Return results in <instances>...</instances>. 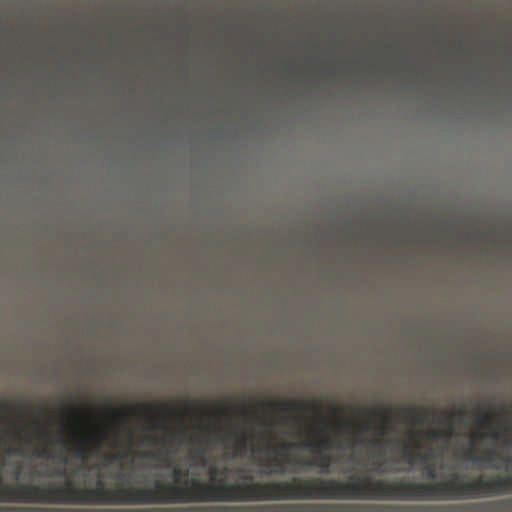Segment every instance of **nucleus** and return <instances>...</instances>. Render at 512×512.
I'll return each mask as SVG.
<instances>
[{
  "instance_id": "f257e3e1",
  "label": "nucleus",
  "mask_w": 512,
  "mask_h": 512,
  "mask_svg": "<svg viewBox=\"0 0 512 512\" xmlns=\"http://www.w3.org/2000/svg\"><path fill=\"white\" fill-rule=\"evenodd\" d=\"M512 494V475L479 476L464 481L458 474L449 480L412 482L375 480L351 475L346 480L294 477L280 481L282 500H379V501H443L496 497Z\"/></svg>"
},
{
  "instance_id": "f03ea898",
  "label": "nucleus",
  "mask_w": 512,
  "mask_h": 512,
  "mask_svg": "<svg viewBox=\"0 0 512 512\" xmlns=\"http://www.w3.org/2000/svg\"><path fill=\"white\" fill-rule=\"evenodd\" d=\"M280 408L285 412H299V411H310L317 414L320 418V426L313 431V436L317 438V441L307 440L303 443L305 448L312 451L323 452L319 458L313 461L303 463L300 458H290L284 456L290 451L295 450L298 446L294 442H268L266 449L268 451L276 453V456L270 462L260 461V465L263 467L262 473L266 475H283L286 469L283 464H295L298 466L308 467H320L321 472L328 473L329 468L332 464V456L326 451L334 448H351L358 444H363L365 440L357 436L356 438H346L344 440L338 439L337 437H331L327 434L328 428L336 427L339 433L342 432L345 424L336 422H327L326 418L322 413L321 405L316 402H300L297 400H284L279 403Z\"/></svg>"
},
{
  "instance_id": "7ed1b4c3",
  "label": "nucleus",
  "mask_w": 512,
  "mask_h": 512,
  "mask_svg": "<svg viewBox=\"0 0 512 512\" xmlns=\"http://www.w3.org/2000/svg\"><path fill=\"white\" fill-rule=\"evenodd\" d=\"M220 428L217 425L212 426L213 433L211 434V441L217 444H223L225 449L229 448L228 441L234 440L232 457L237 458L243 455L244 451L255 452V435H248L246 432L238 431L235 426H231L224 436H217L215 432H218Z\"/></svg>"
},
{
  "instance_id": "20e7f679",
  "label": "nucleus",
  "mask_w": 512,
  "mask_h": 512,
  "mask_svg": "<svg viewBox=\"0 0 512 512\" xmlns=\"http://www.w3.org/2000/svg\"><path fill=\"white\" fill-rule=\"evenodd\" d=\"M153 408H162V409H169V416L171 417H177L178 414L175 410L170 409L168 403L161 402L157 405L153 406ZM152 407H138V408H132V407H126L122 409H112L113 416L123 422H128L132 416H145L148 419H152L151 416Z\"/></svg>"
},
{
  "instance_id": "39448f33",
  "label": "nucleus",
  "mask_w": 512,
  "mask_h": 512,
  "mask_svg": "<svg viewBox=\"0 0 512 512\" xmlns=\"http://www.w3.org/2000/svg\"><path fill=\"white\" fill-rule=\"evenodd\" d=\"M433 458L434 455L431 453H412L407 447L402 450V459L411 465H415L419 460L421 468L425 472V477L431 480L437 477L436 469L430 463Z\"/></svg>"
},
{
  "instance_id": "423d86ee",
  "label": "nucleus",
  "mask_w": 512,
  "mask_h": 512,
  "mask_svg": "<svg viewBox=\"0 0 512 512\" xmlns=\"http://www.w3.org/2000/svg\"><path fill=\"white\" fill-rule=\"evenodd\" d=\"M463 458L465 460H471L473 462H486L493 467L495 466L493 463L495 459H504L505 462L512 463V457L504 458L502 454L498 452L488 453L484 457H475L474 448L472 445L466 450V452L463 455Z\"/></svg>"
},
{
  "instance_id": "0eeeda50",
  "label": "nucleus",
  "mask_w": 512,
  "mask_h": 512,
  "mask_svg": "<svg viewBox=\"0 0 512 512\" xmlns=\"http://www.w3.org/2000/svg\"><path fill=\"white\" fill-rule=\"evenodd\" d=\"M401 412H402L404 418L413 419L415 421V423H417V424H422V423L426 422L425 419L423 418V416L418 411H416L414 408L403 406V407H401Z\"/></svg>"
},
{
  "instance_id": "6e6552de",
  "label": "nucleus",
  "mask_w": 512,
  "mask_h": 512,
  "mask_svg": "<svg viewBox=\"0 0 512 512\" xmlns=\"http://www.w3.org/2000/svg\"><path fill=\"white\" fill-rule=\"evenodd\" d=\"M453 435V427L450 426L449 429L442 431V430H429L426 433L427 438L429 439H441V438H451Z\"/></svg>"
},
{
  "instance_id": "1a4fd4ad",
  "label": "nucleus",
  "mask_w": 512,
  "mask_h": 512,
  "mask_svg": "<svg viewBox=\"0 0 512 512\" xmlns=\"http://www.w3.org/2000/svg\"><path fill=\"white\" fill-rule=\"evenodd\" d=\"M382 420H383V422H382V425L379 427V433L382 436H385L392 430L390 414L388 412L384 411L382 413Z\"/></svg>"
},
{
  "instance_id": "9d476101",
  "label": "nucleus",
  "mask_w": 512,
  "mask_h": 512,
  "mask_svg": "<svg viewBox=\"0 0 512 512\" xmlns=\"http://www.w3.org/2000/svg\"><path fill=\"white\" fill-rule=\"evenodd\" d=\"M128 457L127 452L123 453H106L104 456V464L110 465L113 462H121Z\"/></svg>"
},
{
  "instance_id": "9b49d317",
  "label": "nucleus",
  "mask_w": 512,
  "mask_h": 512,
  "mask_svg": "<svg viewBox=\"0 0 512 512\" xmlns=\"http://www.w3.org/2000/svg\"><path fill=\"white\" fill-rule=\"evenodd\" d=\"M89 450L90 449H89L86 441H83L76 449V456L79 457L82 461H84L87 459Z\"/></svg>"
},
{
  "instance_id": "f8f14e48",
  "label": "nucleus",
  "mask_w": 512,
  "mask_h": 512,
  "mask_svg": "<svg viewBox=\"0 0 512 512\" xmlns=\"http://www.w3.org/2000/svg\"><path fill=\"white\" fill-rule=\"evenodd\" d=\"M493 419L494 418L490 413L482 410L479 411L478 421L481 425L488 426L492 423Z\"/></svg>"
},
{
  "instance_id": "ddd939ff",
  "label": "nucleus",
  "mask_w": 512,
  "mask_h": 512,
  "mask_svg": "<svg viewBox=\"0 0 512 512\" xmlns=\"http://www.w3.org/2000/svg\"><path fill=\"white\" fill-rule=\"evenodd\" d=\"M350 426H353L357 428L358 431H375L376 428L371 423H364V424H358V423H349Z\"/></svg>"
},
{
  "instance_id": "4468645a",
  "label": "nucleus",
  "mask_w": 512,
  "mask_h": 512,
  "mask_svg": "<svg viewBox=\"0 0 512 512\" xmlns=\"http://www.w3.org/2000/svg\"><path fill=\"white\" fill-rule=\"evenodd\" d=\"M510 432V427L509 426H504L503 429L501 431H494L492 434H491V437L495 440H500L502 439L505 435H507L508 433Z\"/></svg>"
},
{
  "instance_id": "2eb2a0df",
  "label": "nucleus",
  "mask_w": 512,
  "mask_h": 512,
  "mask_svg": "<svg viewBox=\"0 0 512 512\" xmlns=\"http://www.w3.org/2000/svg\"><path fill=\"white\" fill-rule=\"evenodd\" d=\"M465 415H466V412L463 409H460V410L454 409L449 414V417L450 418H457L459 420H462L465 417Z\"/></svg>"
},
{
  "instance_id": "dca6fc26",
  "label": "nucleus",
  "mask_w": 512,
  "mask_h": 512,
  "mask_svg": "<svg viewBox=\"0 0 512 512\" xmlns=\"http://www.w3.org/2000/svg\"><path fill=\"white\" fill-rule=\"evenodd\" d=\"M88 469H90V467L87 466L86 464L82 463L76 470H74L73 475H77L81 472H83V475H86V471Z\"/></svg>"
},
{
  "instance_id": "f3484780",
  "label": "nucleus",
  "mask_w": 512,
  "mask_h": 512,
  "mask_svg": "<svg viewBox=\"0 0 512 512\" xmlns=\"http://www.w3.org/2000/svg\"><path fill=\"white\" fill-rule=\"evenodd\" d=\"M369 443L373 447H379V446L382 445L383 439L382 438L372 439V440L369 441Z\"/></svg>"
},
{
  "instance_id": "a211bd4d",
  "label": "nucleus",
  "mask_w": 512,
  "mask_h": 512,
  "mask_svg": "<svg viewBox=\"0 0 512 512\" xmlns=\"http://www.w3.org/2000/svg\"><path fill=\"white\" fill-rule=\"evenodd\" d=\"M51 475H56V476H66L67 474H66L65 469H61V470H60V469H58V470H53V471L51 472Z\"/></svg>"
},
{
  "instance_id": "6ab92c4d",
  "label": "nucleus",
  "mask_w": 512,
  "mask_h": 512,
  "mask_svg": "<svg viewBox=\"0 0 512 512\" xmlns=\"http://www.w3.org/2000/svg\"><path fill=\"white\" fill-rule=\"evenodd\" d=\"M142 455H143V457H147V458H156L157 457V454L154 453L153 451H145Z\"/></svg>"
},
{
  "instance_id": "aec40b11",
  "label": "nucleus",
  "mask_w": 512,
  "mask_h": 512,
  "mask_svg": "<svg viewBox=\"0 0 512 512\" xmlns=\"http://www.w3.org/2000/svg\"><path fill=\"white\" fill-rule=\"evenodd\" d=\"M0 406L2 407V409H4L5 411H9L11 410L12 406L10 403L8 402H3V403H0Z\"/></svg>"
},
{
  "instance_id": "412c9836",
  "label": "nucleus",
  "mask_w": 512,
  "mask_h": 512,
  "mask_svg": "<svg viewBox=\"0 0 512 512\" xmlns=\"http://www.w3.org/2000/svg\"><path fill=\"white\" fill-rule=\"evenodd\" d=\"M36 426H37L38 431L41 433V435H43V436L48 435L45 430L41 429L39 422L36 423Z\"/></svg>"
},
{
  "instance_id": "4be33fe9",
  "label": "nucleus",
  "mask_w": 512,
  "mask_h": 512,
  "mask_svg": "<svg viewBox=\"0 0 512 512\" xmlns=\"http://www.w3.org/2000/svg\"><path fill=\"white\" fill-rule=\"evenodd\" d=\"M37 456L38 457H48L47 450H42V451L38 452Z\"/></svg>"
},
{
  "instance_id": "5701e85b",
  "label": "nucleus",
  "mask_w": 512,
  "mask_h": 512,
  "mask_svg": "<svg viewBox=\"0 0 512 512\" xmlns=\"http://www.w3.org/2000/svg\"><path fill=\"white\" fill-rule=\"evenodd\" d=\"M90 468L95 469L99 472L101 470V464L100 463L94 464V465L90 466Z\"/></svg>"
},
{
  "instance_id": "b1692460",
  "label": "nucleus",
  "mask_w": 512,
  "mask_h": 512,
  "mask_svg": "<svg viewBox=\"0 0 512 512\" xmlns=\"http://www.w3.org/2000/svg\"><path fill=\"white\" fill-rule=\"evenodd\" d=\"M124 477H125V474L120 473V472L114 475V478H116V479H123Z\"/></svg>"
},
{
  "instance_id": "393cba45",
  "label": "nucleus",
  "mask_w": 512,
  "mask_h": 512,
  "mask_svg": "<svg viewBox=\"0 0 512 512\" xmlns=\"http://www.w3.org/2000/svg\"><path fill=\"white\" fill-rule=\"evenodd\" d=\"M425 413H427V414L432 413L434 416L436 415V412L434 410L430 409V408H426L425 409Z\"/></svg>"
},
{
  "instance_id": "a878e982",
  "label": "nucleus",
  "mask_w": 512,
  "mask_h": 512,
  "mask_svg": "<svg viewBox=\"0 0 512 512\" xmlns=\"http://www.w3.org/2000/svg\"><path fill=\"white\" fill-rule=\"evenodd\" d=\"M372 471H375V472H384L385 470L384 469H381L380 468V465H378L376 468H373Z\"/></svg>"
},
{
  "instance_id": "bb28decb",
  "label": "nucleus",
  "mask_w": 512,
  "mask_h": 512,
  "mask_svg": "<svg viewBox=\"0 0 512 512\" xmlns=\"http://www.w3.org/2000/svg\"><path fill=\"white\" fill-rule=\"evenodd\" d=\"M267 405L270 407H275L277 405V403L274 401H269V402H267Z\"/></svg>"
},
{
  "instance_id": "cd10ccee",
  "label": "nucleus",
  "mask_w": 512,
  "mask_h": 512,
  "mask_svg": "<svg viewBox=\"0 0 512 512\" xmlns=\"http://www.w3.org/2000/svg\"><path fill=\"white\" fill-rule=\"evenodd\" d=\"M16 479L18 480L20 478V470L17 469L15 472Z\"/></svg>"
},
{
  "instance_id": "c85d7f7f",
  "label": "nucleus",
  "mask_w": 512,
  "mask_h": 512,
  "mask_svg": "<svg viewBox=\"0 0 512 512\" xmlns=\"http://www.w3.org/2000/svg\"><path fill=\"white\" fill-rule=\"evenodd\" d=\"M235 471L242 473L245 471V469L243 467H238Z\"/></svg>"
},
{
  "instance_id": "c756f323",
  "label": "nucleus",
  "mask_w": 512,
  "mask_h": 512,
  "mask_svg": "<svg viewBox=\"0 0 512 512\" xmlns=\"http://www.w3.org/2000/svg\"><path fill=\"white\" fill-rule=\"evenodd\" d=\"M156 427H157V428L164 429V428H165L164 422H163V423H161V424H159V425H157Z\"/></svg>"
},
{
  "instance_id": "7c9ffc66",
  "label": "nucleus",
  "mask_w": 512,
  "mask_h": 512,
  "mask_svg": "<svg viewBox=\"0 0 512 512\" xmlns=\"http://www.w3.org/2000/svg\"><path fill=\"white\" fill-rule=\"evenodd\" d=\"M184 432H185V430L182 428L178 430V433H180V434H184Z\"/></svg>"
},
{
  "instance_id": "2f4dec72",
  "label": "nucleus",
  "mask_w": 512,
  "mask_h": 512,
  "mask_svg": "<svg viewBox=\"0 0 512 512\" xmlns=\"http://www.w3.org/2000/svg\"><path fill=\"white\" fill-rule=\"evenodd\" d=\"M226 410L225 409H220L218 412L223 414Z\"/></svg>"
},
{
  "instance_id": "473e14b6",
  "label": "nucleus",
  "mask_w": 512,
  "mask_h": 512,
  "mask_svg": "<svg viewBox=\"0 0 512 512\" xmlns=\"http://www.w3.org/2000/svg\"><path fill=\"white\" fill-rule=\"evenodd\" d=\"M13 453H17V454H20L21 451L20 450H14Z\"/></svg>"
},
{
  "instance_id": "72a5a7b5",
  "label": "nucleus",
  "mask_w": 512,
  "mask_h": 512,
  "mask_svg": "<svg viewBox=\"0 0 512 512\" xmlns=\"http://www.w3.org/2000/svg\"><path fill=\"white\" fill-rule=\"evenodd\" d=\"M72 414H74V415H76V416L78 417V414H77V412H76V411H74V410H73V411H72Z\"/></svg>"
},
{
  "instance_id": "f704fd0d",
  "label": "nucleus",
  "mask_w": 512,
  "mask_h": 512,
  "mask_svg": "<svg viewBox=\"0 0 512 512\" xmlns=\"http://www.w3.org/2000/svg\"><path fill=\"white\" fill-rule=\"evenodd\" d=\"M417 437V434H412L411 435V438H416Z\"/></svg>"
},
{
  "instance_id": "c9c22d12",
  "label": "nucleus",
  "mask_w": 512,
  "mask_h": 512,
  "mask_svg": "<svg viewBox=\"0 0 512 512\" xmlns=\"http://www.w3.org/2000/svg\"><path fill=\"white\" fill-rule=\"evenodd\" d=\"M62 460H63V463H67V458L64 457Z\"/></svg>"
},
{
  "instance_id": "e433bc0d",
  "label": "nucleus",
  "mask_w": 512,
  "mask_h": 512,
  "mask_svg": "<svg viewBox=\"0 0 512 512\" xmlns=\"http://www.w3.org/2000/svg\"><path fill=\"white\" fill-rule=\"evenodd\" d=\"M266 425L271 426V422H265Z\"/></svg>"
},
{
  "instance_id": "4c0bfd02",
  "label": "nucleus",
  "mask_w": 512,
  "mask_h": 512,
  "mask_svg": "<svg viewBox=\"0 0 512 512\" xmlns=\"http://www.w3.org/2000/svg\"><path fill=\"white\" fill-rule=\"evenodd\" d=\"M2 471V464H0V472Z\"/></svg>"
}]
</instances>
